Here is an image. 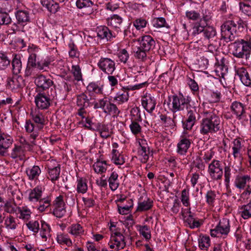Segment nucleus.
Wrapping results in <instances>:
<instances>
[{
	"instance_id": "obj_1",
	"label": "nucleus",
	"mask_w": 251,
	"mask_h": 251,
	"mask_svg": "<svg viewBox=\"0 0 251 251\" xmlns=\"http://www.w3.org/2000/svg\"><path fill=\"white\" fill-rule=\"evenodd\" d=\"M217 112L213 108L203 111L204 117L200 125V132L201 134H213L220 130L221 119L217 115Z\"/></svg>"
},
{
	"instance_id": "obj_2",
	"label": "nucleus",
	"mask_w": 251,
	"mask_h": 251,
	"mask_svg": "<svg viewBox=\"0 0 251 251\" xmlns=\"http://www.w3.org/2000/svg\"><path fill=\"white\" fill-rule=\"evenodd\" d=\"M139 46L133 50L134 55L138 59L145 61L147 59V53L152 50L155 46V42L150 35H144L138 39Z\"/></svg>"
},
{
	"instance_id": "obj_3",
	"label": "nucleus",
	"mask_w": 251,
	"mask_h": 251,
	"mask_svg": "<svg viewBox=\"0 0 251 251\" xmlns=\"http://www.w3.org/2000/svg\"><path fill=\"white\" fill-rule=\"evenodd\" d=\"M234 185L240 190H244L241 193L240 198L248 199L251 194V177L248 175H238L236 176Z\"/></svg>"
},
{
	"instance_id": "obj_4",
	"label": "nucleus",
	"mask_w": 251,
	"mask_h": 251,
	"mask_svg": "<svg viewBox=\"0 0 251 251\" xmlns=\"http://www.w3.org/2000/svg\"><path fill=\"white\" fill-rule=\"evenodd\" d=\"M238 26L232 20L225 22L221 26V37L226 42L234 41L236 36Z\"/></svg>"
},
{
	"instance_id": "obj_5",
	"label": "nucleus",
	"mask_w": 251,
	"mask_h": 251,
	"mask_svg": "<svg viewBox=\"0 0 251 251\" xmlns=\"http://www.w3.org/2000/svg\"><path fill=\"white\" fill-rule=\"evenodd\" d=\"M234 56L242 58L244 53L251 50V47L245 39H238L230 45Z\"/></svg>"
},
{
	"instance_id": "obj_6",
	"label": "nucleus",
	"mask_w": 251,
	"mask_h": 251,
	"mask_svg": "<svg viewBox=\"0 0 251 251\" xmlns=\"http://www.w3.org/2000/svg\"><path fill=\"white\" fill-rule=\"evenodd\" d=\"M172 99V107L171 110L173 113L186 110L191 105L190 100L188 98L184 97L182 95H173Z\"/></svg>"
},
{
	"instance_id": "obj_7",
	"label": "nucleus",
	"mask_w": 251,
	"mask_h": 251,
	"mask_svg": "<svg viewBox=\"0 0 251 251\" xmlns=\"http://www.w3.org/2000/svg\"><path fill=\"white\" fill-rule=\"evenodd\" d=\"M197 108L192 105L187 109V115L186 120L182 122L183 127L186 130H191L199 117Z\"/></svg>"
},
{
	"instance_id": "obj_8",
	"label": "nucleus",
	"mask_w": 251,
	"mask_h": 251,
	"mask_svg": "<svg viewBox=\"0 0 251 251\" xmlns=\"http://www.w3.org/2000/svg\"><path fill=\"white\" fill-rule=\"evenodd\" d=\"M208 172L212 179H221L223 175V169L220 161L215 159L212 160L208 166Z\"/></svg>"
},
{
	"instance_id": "obj_9",
	"label": "nucleus",
	"mask_w": 251,
	"mask_h": 251,
	"mask_svg": "<svg viewBox=\"0 0 251 251\" xmlns=\"http://www.w3.org/2000/svg\"><path fill=\"white\" fill-rule=\"evenodd\" d=\"M229 231L230 225L229 220L224 218L220 221L214 229H211L210 234L212 237L225 236L228 234Z\"/></svg>"
},
{
	"instance_id": "obj_10",
	"label": "nucleus",
	"mask_w": 251,
	"mask_h": 251,
	"mask_svg": "<svg viewBox=\"0 0 251 251\" xmlns=\"http://www.w3.org/2000/svg\"><path fill=\"white\" fill-rule=\"evenodd\" d=\"M108 245L111 249L115 247L116 251L123 249L126 246L125 237L121 233L115 232L111 234Z\"/></svg>"
},
{
	"instance_id": "obj_11",
	"label": "nucleus",
	"mask_w": 251,
	"mask_h": 251,
	"mask_svg": "<svg viewBox=\"0 0 251 251\" xmlns=\"http://www.w3.org/2000/svg\"><path fill=\"white\" fill-rule=\"evenodd\" d=\"M99 68L108 75H112L115 70V63L109 58L101 57L98 63Z\"/></svg>"
},
{
	"instance_id": "obj_12",
	"label": "nucleus",
	"mask_w": 251,
	"mask_h": 251,
	"mask_svg": "<svg viewBox=\"0 0 251 251\" xmlns=\"http://www.w3.org/2000/svg\"><path fill=\"white\" fill-rule=\"evenodd\" d=\"M15 16L16 19V22L14 23L15 26L17 25L20 24L22 28L31 22V18L29 11L27 9H19L15 12Z\"/></svg>"
},
{
	"instance_id": "obj_13",
	"label": "nucleus",
	"mask_w": 251,
	"mask_h": 251,
	"mask_svg": "<svg viewBox=\"0 0 251 251\" xmlns=\"http://www.w3.org/2000/svg\"><path fill=\"white\" fill-rule=\"evenodd\" d=\"M34 83L39 91H46L53 84V81L43 75H38L34 79Z\"/></svg>"
},
{
	"instance_id": "obj_14",
	"label": "nucleus",
	"mask_w": 251,
	"mask_h": 251,
	"mask_svg": "<svg viewBox=\"0 0 251 251\" xmlns=\"http://www.w3.org/2000/svg\"><path fill=\"white\" fill-rule=\"evenodd\" d=\"M96 31L97 37L100 40L110 41L116 36L115 33L112 32L108 27L104 25L98 26Z\"/></svg>"
},
{
	"instance_id": "obj_15",
	"label": "nucleus",
	"mask_w": 251,
	"mask_h": 251,
	"mask_svg": "<svg viewBox=\"0 0 251 251\" xmlns=\"http://www.w3.org/2000/svg\"><path fill=\"white\" fill-rule=\"evenodd\" d=\"M141 103L143 107L150 113L154 110L156 104V99L151 94L146 93L141 99Z\"/></svg>"
},
{
	"instance_id": "obj_16",
	"label": "nucleus",
	"mask_w": 251,
	"mask_h": 251,
	"mask_svg": "<svg viewBox=\"0 0 251 251\" xmlns=\"http://www.w3.org/2000/svg\"><path fill=\"white\" fill-rule=\"evenodd\" d=\"M13 142V139L9 135L4 133H0V155H5Z\"/></svg>"
},
{
	"instance_id": "obj_17",
	"label": "nucleus",
	"mask_w": 251,
	"mask_h": 251,
	"mask_svg": "<svg viewBox=\"0 0 251 251\" xmlns=\"http://www.w3.org/2000/svg\"><path fill=\"white\" fill-rule=\"evenodd\" d=\"M54 205L53 215L57 218L62 217L66 212L63 196L57 197L54 201Z\"/></svg>"
},
{
	"instance_id": "obj_18",
	"label": "nucleus",
	"mask_w": 251,
	"mask_h": 251,
	"mask_svg": "<svg viewBox=\"0 0 251 251\" xmlns=\"http://www.w3.org/2000/svg\"><path fill=\"white\" fill-rule=\"evenodd\" d=\"M35 102L39 109H46L50 104V98L44 93H39L35 97Z\"/></svg>"
},
{
	"instance_id": "obj_19",
	"label": "nucleus",
	"mask_w": 251,
	"mask_h": 251,
	"mask_svg": "<svg viewBox=\"0 0 251 251\" xmlns=\"http://www.w3.org/2000/svg\"><path fill=\"white\" fill-rule=\"evenodd\" d=\"M236 74L244 85L251 86V74H250L245 68H238L236 69Z\"/></svg>"
},
{
	"instance_id": "obj_20",
	"label": "nucleus",
	"mask_w": 251,
	"mask_h": 251,
	"mask_svg": "<svg viewBox=\"0 0 251 251\" xmlns=\"http://www.w3.org/2000/svg\"><path fill=\"white\" fill-rule=\"evenodd\" d=\"M231 111L236 116L238 119H241L245 115V105L240 102L235 101L233 102L230 106Z\"/></svg>"
},
{
	"instance_id": "obj_21",
	"label": "nucleus",
	"mask_w": 251,
	"mask_h": 251,
	"mask_svg": "<svg viewBox=\"0 0 251 251\" xmlns=\"http://www.w3.org/2000/svg\"><path fill=\"white\" fill-rule=\"evenodd\" d=\"M191 144L190 140L186 137H182L177 145V152L181 155L185 154Z\"/></svg>"
},
{
	"instance_id": "obj_22",
	"label": "nucleus",
	"mask_w": 251,
	"mask_h": 251,
	"mask_svg": "<svg viewBox=\"0 0 251 251\" xmlns=\"http://www.w3.org/2000/svg\"><path fill=\"white\" fill-rule=\"evenodd\" d=\"M23 80L21 77H12L7 79V86L12 90H16L22 87Z\"/></svg>"
},
{
	"instance_id": "obj_23",
	"label": "nucleus",
	"mask_w": 251,
	"mask_h": 251,
	"mask_svg": "<svg viewBox=\"0 0 251 251\" xmlns=\"http://www.w3.org/2000/svg\"><path fill=\"white\" fill-rule=\"evenodd\" d=\"M30 114L34 122L39 124L37 126L38 129H42L45 122L44 115L43 113L38 110H35L34 111H32Z\"/></svg>"
},
{
	"instance_id": "obj_24",
	"label": "nucleus",
	"mask_w": 251,
	"mask_h": 251,
	"mask_svg": "<svg viewBox=\"0 0 251 251\" xmlns=\"http://www.w3.org/2000/svg\"><path fill=\"white\" fill-rule=\"evenodd\" d=\"M232 155L234 158L241 157L242 156L241 151L243 148L242 141L240 139H235L232 143Z\"/></svg>"
},
{
	"instance_id": "obj_25",
	"label": "nucleus",
	"mask_w": 251,
	"mask_h": 251,
	"mask_svg": "<svg viewBox=\"0 0 251 251\" xmlns=\"http://www.w3.org/2000/svg\"><path fill=\"white\" fill-rule=\"evenodd\" d=\"M42 188L37 186L31 190L28 195V200L33 202H38L42 197Z\"/></svg>"
},
{
	"instance_id": "obj_26",
	"label": "nucleus",
	"mask_w": 251,
	"mask_h": 251,
	"mask_svg": "<svg viewBox=\"0 0 251 251\" xmlns=\"http://www.w3.org/2000/svg\"><path fill=\"white\" fill-rule=\"evenodd\" d=\"M11 157L13 159L24 160L25 158V148L22 146L15 145L11 151Z\"/></svg>"
},
{
	"instance_id": "obj_27",
	"label": "nucleus",
	"mask_w": 251,
	"mask_h": 251,
	"mask_svg": "<svg viewBox=\"0 0 251 251\" xmlns=\"http://www.w3.org/2000/svg\"><path fill=\"white\" fill-rule=\"evenodd\" d=\"M18 214H19L18 218L24 221H28L31 218L32 212L26 205H23L17 207Z\"/></svg>"
},
{
	"instance_id": "obj_28",
	"label": "nucleus",
	"mask_w": 251,
	"mask_h": 251,
	"mask_svg": "<svg viewBox=\"0 0 251 251\" xmlns=\"http://www.w3.org/2000/svg\"><path fill=\"white\" fill-rule=\"evenodd\" d=\"M103 85L100 82H92L87 87V90L90 93L101 94L103 93Z\"/></svg>"
},
{
	"instance_id": "obj_29",
	"label": "nucleus",
	"mask_w": 251,
	"mask_h": 251,
	"mask_svg": "<svg viewBox=\"0 0 251 251\" xmlns=\"http://www.w3.org/2000/svg\"><path fill=\"white\" fill-rule=\"evenodd\" d=\"M140 144V147L138 149V153L139 156L141 157V161L142 163H145L149 158L150 148L147 145L143 146L141 143Z\"/></svg>"
},
{
	"instance_id": "obj_30",
	"label": "nucleus",
	"mask_w": 251,
	"mask_h": 251,
	"mask_svg": "<svg viewBox=\"0 0 251 251\" xmlns=\"http://www.w3.org/2000/svg\"><path fill=\"white\" fill-rule=\"evenodd\" d=\"M43 6L45 7L50 12L56 13L59 9L58 4L53 0H41Z\"/></svg>"
},
{
	"instance_id": "obj_31",
	"label": "nucleus",
	"mask_w": 251,
	"mask_h": 251,
	"mask_svg": "<svg viewBox=\"0 0 251 251\" xmlns=\"http://www.w3.org/2000/svg\"><path fill=\"white\" fill-rule=\"evenodd\" d=\"M41 170L39 166L34 165L31 168H28L26 169V174L29 180H35L37 179L41 174Z\"/></svg>"
},
{
	"instance_id": "obj_32",
	"label": "nucleus",
	"mask_w": 251,
	"mask_h": 251,
	"mask_svg": "<svg viewBox=\"0 0 251 251\" xmlns=\"http://www.w3.org/2000/svg\"><path fill=\"white\" fill-rule=\"evenodd\" d=\"M182 216L185 223L188 224L190 228L193 229L200 226L201 225L200 222L198 221H196L195 220L193 215L190 214V212L188 215H185L184 213H182Z\"/></svg>"
},
{
	"instance_id": "obj_33",
	"label": "nucleus",
	"mask_w": 251,
	"mask_h": 251,
	"mask_svg": "<svg viewBox=\"0 0 251 251\" xmlns=\"http://www.w3.org/2000/svg\"><path fill=\"white\" fill-rule=\"evenodd\" d=\"M153 206V201L150 198H147L143 201H139L137 211H145L150 209Z\"/></svg>"
},
{
	"instance_id": "obj_34",
	"label": "nucleus",
	"mask_w": 251,
	"mask_h": 251,
	"mask_svg": "<svg viewBox=\"0 0 251 251\" xmlns=\"http://www.w3.org/2000/svg\"><path fill=\"white\" fill-rule=\"evenodd\" d=\"M76 104L78 106L82 108H87L90 106V99L84 93L77 96Z\"/></svg>"
},
{
	"instance_id": "obj_35",
	"label": "nucleus",
	"mask_w": 251,
	"mask_h": 251,
	"mask_svg": "<svg viewBox=\"0 0 251 251\" xmlns=\"http://www.w3.org/2000/svg\"><path fill=\"white\" fill-rule=\"evenodd\" d=\"M68 232L75 237L84 234L82 226L78 224H73L68 228Z\"/></svg>"
},
{
	"instance_id": "obj_36",
	"label": "nucleus",
	"mask_w": 251,
	"mask_h": 251,
	"mask_svg": "<svg viewBox=\"0 0 251 251\" xmlns=\"http://www.w3.org/2000/svg\"><path fill=\"white\" fill-rule=\"evenodd\" d=\"M203 34L205 39L209 41H212L216 36L217 32L213 26L206 24Z\"/></svg>"
},
{
	"instance_id": "obj_37",
	"label": "nucleus",
	"mask_w": 251,
	"mask_h": 251,
	"mask_svg": "<svg viewBox=\"0 0 251 251\" xmlns=\"http://www.w3.org/2000/svg\"><path fill=\"white\" fill-rule=\"evenodd\" d=\"M129 98L128 92L126 90H121L119 91L114 98V100L118 103L121 104L127 101Z\"/></svg>"
},
{
	"instance_id": "obj_38",
	"label": "nucleus",
	"mask_w": 251,
	"mask_h": 251,
	"mask_svg": "<svg viewBox=\"0 0 251 251\" xmlns=\"http://www.w3.org/2000/svg\"><path fill=\"white\" fill-rule=\"evenodd\" d=\"M50 228L49 225L45 221H41V227L40 230V235L44 241H46L48 238L50 237Z\"/></svg>"
},
{
	"instance_id": "obj_39",
	"label": "nucleus",
	"mask_w": 251,
	"mask_h": 251,
	"mask_svg": "<svg viewBox=\"0 0 251 251\" xmlns=\"http://www.w3.org/2000/svg\"><path fill=\"white\" fill-rule=\"evenodd\" d=\"M3 208L4 212L9 214H13L17 210L16 203L14 200L7 201L4 202Z\"/></svg>"
},
{
	"instance_id": "obj_40",
	"label": "nucleus",
	"mask_w": 251,
	"mask_h": 251,
	"mask_svg": "<svg viewBox=\"0 0 251 251\" xmlns=\"http://www.w3.org/2000/svg\"><path fill=\"white\" fill-rule=\"evenodd\" d=\"M88 189L87 180L82 177L77 180L76 190L78 193L84 194Z\"/></svg>"
},
{
	"instance_id": "obj_41",
	"label": "nucleus",
	"mask_w": 251,
	"mask_h": 251,
	"mask_svg": "<svg viewBox=\"0 0 251 251\" xmlns=\"http://www.w3.org/2000/svg\"><path fill=\"white\" fill-rule=\"evenodd\" d=\"M60 173V167L59 166L52 168H48V178L53 182L59 178Z\"/></svg>"
},
{
	"instance_id": "obj_42",
	"label": "nucleus",
	"mask_w": 251,
	"mask_h": 251,
	"mask_svg": "<svg viewBox=\"0 0 251 251\" xmlns=\"http://www.w3.org/2000/svg\"><path fill=\"white\" fill-rule=\"evenodd\" d=\"M118 175L117 173L113 172L108 179L109 185L112 191L116 190L119 187V183L118 180Z\"/></svg>"
},
{
	"instance_id": "obj_43",
	"label": "nucleus",
	"mask_w": 251,
	"mask_h": 251,
	"mask_svg": "<svg viewBox=\"0 0 251 251\" xmlns=\"http://www.w3.org/2000/svg\"><path fill=\"white\" fill-rule=\"evenodd\" d=\"M25 128L27 132L32 133L30 137L33 139H35L38 136V128L34 127V124L30 121H27L25 125Z\"/></svg>"
},
{
	"instance_id": "obj_44",
	"label": "nucleus",
	"mask_w": 251,
	"mask_h": 251,
	"mask_svg": "<svg viewBox=\"0 0 251 251\" xmlns=\"http://www.w3.org/2000/svg\"><path fill=\"white\" fill-rule=\"evenodd\" d=\"M104 113L109 115H112L113 117H117L120 113V110L118 109L117 105L114 103L110 102L107 106L104 108Z\"/></svg>"
},
{
	"instance_id": "obj_45",
	"label": "nucleus",
	"mask_w": 251,
	"mask_h": 251,
	"mask_svg": "<svg viewBox=\"0 0 251 251\" xmlns=\"http://www.w3.org/2000/svg\"><path fill=\"white\" fill-rule=\"evenodd\" d=\"M112 160L116 165H122L125 162V159L117 150H112Z\"/></svg>"
},
{
	"instance_id": "obj_46",
	"label": "nucleus",
	"mask_w": 251,
	"mask_h": 251,
	"mask_svg": "<svg viewBox=\"0 0 251 251\" xmlns=\"http://www.w3.org/2000/svg\"><path fill=\"white\" fill-rule=\"evenodd\" d=\"M241 210V216L244 219L251 218V201L247 204L243 205L239 207Z\"/></svg>"
},
{
	"instance_id": "obj_47",
	"label": "nucleus",
	"mask_w": 251,
	"mask_h": 251,
	"mask_svg": "<svg viewBox=\"0 0 251 251\" xmlns=\"http://www.w3.org/2000/svg\"><path fill=\"white\" fill-rule=\"evenodd\" d=\"M206 24L202 21H199L194 24L192 27V34L193 36H196L200 33L203 32L205 28Z\"/></svg>"
},
{
	"instance_id": "obj_48",
	"label": "nucleus",
	"mask_w": 251,
	"mask_h": 251,
	"mask_svg": "<svg viewBox=\"0 0 251 251\" xmlns=\"http://www.w3.org/2000/svg\"><path fill=\"white\" fill-rule=\"evenodd\" d=\"M9 13L0 11V25H8L12 24V19Z\"/></svg>"
},
{
	"instance_id": "obj_49",
	"label": "nucleus",
	"mask_w": 251,
	"mask_h": 251,
	"mask_svg": "<svg viewBox=\"0 0 251 251\" xmlns=\"http://www.w3.org/2000/svg\"><path fill=\"white\" fill-rule=\"evenodd\" d=\"M50 199L48 197L42 198L38 201V205L36 207L39 211L43 212L50 205Z\"/></svg>"
},
{
	"instance_id": "obj_50",
	"label": "nucleus",
	"mask_w": 251,
	"mask_h": 251,
	"mask_svg": "<svg viewBox=\"0 0 251 251\" xmlns=\"http://www.w3.org/2000/svg\"><path fill=\"white\" fill-rule=\"evenodd\" d=\"M106 162L105 161H97L93 165L95 172L98 174H102L107 170Z\"/></svg>"
},
{
	"instance_id": "obj_51",
	"label": "nucleus",
	"mask_w": 251,
	"mask_h": 251,
	"mask_svg": "<svg viewBox=\"0 0 251 251\" xmlns=\"http://www.w3.org/2000/svg\"><path fill=\"white\" fill-rule=\"evenodd\" d=\"M12 65L13 74L15 75L19 74L22 69V62L20 58L16 56L12 61Z\"/></svg>"
},
{
	"instance_id": "obj_52",
	"label": "nucleus",
	"mask_w": 251,
	"mask_h": 251,
	"mask_svg": "<svg viewBox=\"0 0 251 251\" xmlns=\"http://www.w3.org/2000/svg\"><path fill=\"white\" fill-rule=\"evenodd\" d=\"M13 9V1L12 0H5L0 5V11L11 12Z\"/></svg>"
},
{
	"instance_id": "obj_53",
	"label": "nucleus",
	"mask_w": 251,
	"mask_h": 251,
	"mask_svg": "<svg viewBox=\"0 0 251 251\" xmlns=\"http://www.w3.org/2000/svg\"><path fill=\"white\" fill-rule=\"evenodd\" d=\"M210 245V240L208 236H203L199 239V245L201 250H207Z\"/></svg>"
},
{
	"instance_id": "obj_54",
	"label": "nucleus",
	"mask_w": 251,
	"mask_h": 251,
	"mask_svg": "<svg viewBox=\"0 0 251 251\" xmlns=\"http://www.w3.org/2000/svg\"><path fill=\"white\" fill-rule=\"evenodd\" d=\"M56 240L58 243L60 244H65L68 247H70L72 245V242L71 240L68 237V235L66 234H60L57 235Z\"/></svg>"
},
{
	"instance_id": "obj_55",
	"label": "nucleus",
	"mask_w": 251,
	"mask_h": 251,
	"mask_svg": "<svg viewBox=\"0 0 251 251\" xmlns=\"http://www.w3.org/2000/svg\"><path fill=\"white\" fill-rule=\"evenodd\" d=\"M5 227L10 229H15L17 226L16 218L12 216L7 217L5 220Z\"/></svg>"
},
{
	"instance_id": "obj_56",
	"label": "nucleus",
	"mask_w": 251,
	"mask_h": 251,
	"mask_svg": "<svg viewBox=\"0 0 251 251\" xmlns=\"http://www.w3.org/2000/svg\"><path fill=\"white\" fill-rule=\"evenodd\" d=\"M122 23V19L117 15H114L109 22V24L117 30L120 29Z\"/></svg>"
},
{
	"instance_id": "obj_57",
	"label": "nucleus",
	"mask_w": 251,
	"mask_h": 251,
	"mask_svg": "<svg viewBox=\"0 0 251 251\" xmlns=\"http://www.w3.org/2000/svg\"><path fill=\"white\" fill-rule=\"evenodd\" d=\"M75 4L78 8L82 9L92 7L94 1L93 0H76Z\"/></svg>"
},
{
	"instance_id": "obj_58",
	"label": "nucleus",
	"mask_w": 251,
	"mask_h": 251,
	"mask_svg": "<svg viewBox=\"0 0 251 251\" xmlns=\"http://www.w3.org/2000/svg\"><path fill=\"white\" fill-rule=\"evenodd\" d=\"M139 231L147 240H149L151 238V231L149 227L147 226H139Z\"/></svg>"
},
{
	"instance_id": "obj_59",
	"label": "nucleus",
	"mask_w": 251,
	"mask_h": 251,
	"mask_svg": "<svg viewBox=\"0 0 251 251\" xmlns=\"http://www.w3.org/2000/svg\"><path fill=\"white\" fill-rule=\"evenodd\" d=\"M10 60L7 55L3 52H0V69H5L10 65Z\"/></svg>"
},
{
	"instance_id": "obj_60",
	"label": "nucleus",
	"mask_w": 251,
	"mask_h": 251,
	"mask_svg": "<svg viewBox=\"0 0 251 251\" xmlns=\"http://www.w3.org/2000/svg\"><path fill=\"white\" fill-rule=\"evenodd\" d=\"M72 72L75 80L80 81L82 80L81 69L78 65H73L72 68Z\"/></svg>"
},
{
	"instance_id": "obj_61",
	"label": "nucleus",
	"mask_w": 251,
	"mask_h": 251,
	"mask_svg": "<svg viewBox=\"0 0 251 251\" xmlns=\"http://www.w3.org/2000/svg\"><path fill=\"white\" fill-rule=\"evenodd\" d=\"M68 46L69 48V54L70 56L72 58L78 57L79 53L75 44L73 42H70Z\"/></svg>"
},
{
	"instance_id": "obj_62",
	"label": "nucleus",
	"mask_w": 251,
	"mask_h": 251,
	"mask_svg": "<svg viewBox=\"0 0 251 251\" xmlns=\"http://www.w3.org/2000/svg\"><path fill=\"white\" fill-rule=\"evenodd\" d=\"M26 225L30 230L35 233H37L40 229L39 223L37 221H29Z\"/></svg>"
},
{
	"instance_id": "obj_63",
	"label": "nucleus",
	"mask_w": 251,
	"mask_h": 251,
	"mask_svg": "<svg viewBox=\"0 0 251 251\" xmlns=\"http://www.w3.org/2000/svg\"><path fill=\"white\" fill-rule=\"evenodd\" d=\"M185 15L189 20L192 21H197L201 18L200 13L195 10L186 11Z\"/></svg>"
},
{
	"instance_id": "obj_64",
	"label": "nucleus",
	"mask_w": 251,
	"mask_h": 251,
	"mask_svg": "<svg viewBox=\"0 0 251 251\" xmlns=\"http://www.w3.org/2000/svg\"><path fill=\"white\" fill-rule=\"evenodd\" d=\"M181 201L184 206H188L189 205V192L188 190L185 189L182 191Z\"/></svg>"
}]
</instances>
